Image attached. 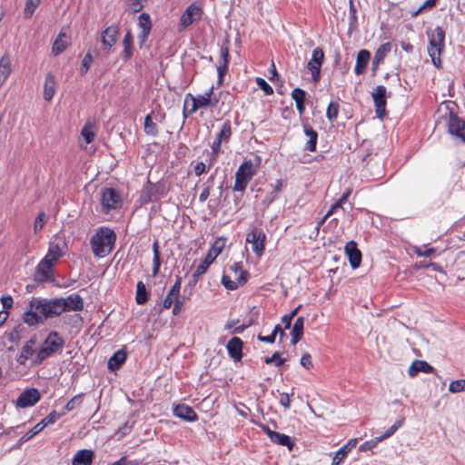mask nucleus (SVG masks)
I'll list each match as a JSON object with an SVG mask.
<instances>
[{
  "instance_id": "obj_1",
  "label": "nucleus",
  "mask_w": 465,
  "mask_h": 465,
  "mask_svg": "<svg viewBox=\"0 0 465 465\" xmlns=\"http://www.w3.org/2000/svg\"><path fill=\"white\" fill-rule=\"evenodd\" d=\"M83 309L84 300L78 293L54 299L34 297L30 301L23 319L29 326H35L48 318L59 316L63 312H80Z\"/></svg>"
},
{
  "instance_id": "obj_2",
  "label": "nucleus",
  "mask_w": 465,
  "mask_h": 465,
  "mask_svg": "<svg viewBox=\"0 0 465 465\" xmlns=\"http://www.w3.org/2000/svg\"><path fill=\"white\" fill-rule=\"evenodd\" d=\"M116 241L114 232L107 227H101L91 238L93 252L97 257H105L109 254Z\"/></svg>"
},
{
  "instance_id": "obj_3",
  "label": "nucleus",
  "mask_w": 465,
  "mask_h": 465,
  "mask_svg": "<svg viewBox=\"0 0 465 465\" xmlns=\"http://www.w3.org/2000/svg\"><path fill=\"white\" fill-rule=\"evenodd\" d=\"M429 46L428 54L436 67L440 66V54L445 47V31L442 27L437 26L431 34H428Z\"/></svg>"
},
{
  "instance_id": "obj_4",
  "label": "nucleus",
  "mask_w": 465,
  "mask_h": 465,
  "mask_svg": "<svg viewBox=\"0 0 465 465\" xmlns=\"http://www.w3.org/2000/svg\"><path fill=\"white\" fill-rule=\"evenodd\" d=\"M213 86H211L204 94H199L197 96H193L192 94H188L185 98V102L190 99L193 102V108L191 111L187 112L186 108H183V115L184 117H188V115L194 113L196 110L200 108H207V107H216L218 104V98L213 96Z\"/></svg>"
},
{
  "instance_id": "obj_5",
  "label": "nucleus",
  "mask_w": 465,
  "mask_h": 465,
  "mask_svg": "<svg viewBox=\"0 0 465 465\" xmlns=\"http://www.w3.org/2000/svg\"><path fill=\"white\" fill-rule=\"evenodd\" d=\"M256 167L251 160L244 161L238 168L235 173V183L233 190L236 192H243L249 182L256 173Z\"/></svg>"
},
{
  "instance_id": "obj_6",
  "label": "nucleus",
  "mask_w": 465,
  "mask_h": 465,
  "mask_svg": "<svg viewBox=\"0 0 465 465\" xmlns=\"http://www.w3.org/2000/svg\"><path fill=\"white\" fill-rule=\"evenodd\" d=\"M223 248V243L220 242V240H217L212 248L208 251L205 258L202 261V262L197 266L195 269L193 279V282H197L198 278L204 274L209 266L213 262V261L216 259V257L221 253L222 250Z\"/></svg>"
},
{
  "instance_id": "obj_7",
  "label": "nucleus",
  "mask_w": 465,
  "mask_h": 465,
  "mask_svg": "<svg viewBox=\"0 0 465 465\" xmlns=\"http://www.w3.org/2000/svg\"><path fill=\"white\" fill-rule=\"evenodd\" d=\"M324 61V53L321 47L313 49L312 58L307 64L308 70L312 74V79L314 83H318L321 79V67Z\"/></svg>"
},
{
  "instance_id": "obj_8",
  "label": "nucleus",
  "mask_w": 465,
  "mask_h": 465,
  "mask_svg": "<svg viewBox=\"0 0 465 465\" xmlns=\"http://www.w3.org/2000/svg\"><path fill=\"white\" fill-rule=\"evenodd\" d=\"M265 241V233L258 228L252 229L246 236V242L252 244V252L259 257L263 254Z\"/></svg>"
},
{
  "instance_id": "obj_9",
  "label": "nucleus",
  "mask_w": 465,
  "mask_h": 465,
  "mask_svg": "<svg viewBox=\"0 0 465 465\" xmlns=\"http://www.w3.org/2000/svg\"><path fill=\"white\" fill-rule=\"evenodd\" d=\"M101 203L106 212L117 209L122 204L119 193L114 188H104L101 193Z\"/></svg>"
},
{
  "instance_id": "obj_10",
  "label": "nucleus",
  "mask_w": 465,
  "mask_h": 465,
  "mask_svg": "<svg viewBox=\"0 0 465 465\" xmlns=\"http://www.w3.org/2000/svg\"><path fill=\"white\" fill-rule=\"evenodd\" d=\"M448 132L452 136L465 143V120L450 113L448 122Z\"/></svg>"
},
{
  "instance_id": "obj_11",
  "label": "nucleus",
  "mask_w": 465,
  "mask_h": 465,
  "mask_svg": "<svg viewBox=\"0 0 465 465\" xmlns=\"http://www.w3.org/2000/svg\"><path fill=\"white\" fill-rule=\"evenodd\" d=\"M164 195V186L159 183H153L149 181L143 191L141 199L143 203H147L149 202L156 201L160 197H163Z\"/></svg>"
},
{
  "instance_id": "obj_12",
  "label": "nucleus",
  "mask_w": 465,
  "mask_h": 465,
  "mask_svg": "<svg viewBox=\"0 0 465 465\" xmlns=\"http://www.w3.org/2000/svg\"><path fill=\"white\" fill-rule=\"evenodd\" d=\"M40 399L41 395L37 389H27L16 399V406L19 408H28L34 406Z\"/></svg>"
},
{
  "instance_id": "obj_13",
  "label": "nucleus",
  "mask_w": 465,
  "mask_h": 465,
  "mask_svg": "<svg viewBox=\"0 0 465 465\" xmlns=\"http://www.w3.org/2000/svg\"><path fill=\"white\" fill-rule=\"evenodd\" d=\"M372 98L377 116L383 118L386 114V87L378 85L372 93Z\"/></svg>"
},
{
  "instance_id": "obj_14",
  "label": "nucleus",
  "mask_w": 465,
  "mask_h": 465,
  "mask_svg": "<svg viewBox=\"0 0 465 465\" xmlns=\"http://www.w3.org/2000/svg\"><path fill=\"white\" fill-rule=\"evenodd\" d=\"M202 9L195 4H191L186 10L183 13L180 19V25L186 28L191 25L194 21L201 19Z\"/></svg>"
},
{
  "instance_id": "obj_15",
  "label": "nucleus",
  "mask_w": 465,
  "mask_h": 465,
  "mask_svg": "<svg viewBox=\"0 0 465 465\" xmlns=\"http://www.w3.org/2000/svg\"><path fill=\"white\" fill-rule=\"evenodd\" d=\"M118 29L115 26H109L105 28L101 35V42L103 51L109 53L111 48L117 41Z\"/></svg>"
},
{
  "instance_id": "obj_16",
  "label": "nucleus",
  "mask_w": 465,
  "mask_h": 465,
  "mask_svg": "<svg viewBox=\"0 0 465 465\" xmlns=\"http://www.w3.org/2000/svg\"><path fill=\"white\" fill-rule=\"evenodd\" d=\"M54 264L49 261L42 259L36 268L35 278L38 282H44L54 280L53 268Z\"/></svg>"
},
{
  "instance_id": "obj_17",
  "label": "nucleus",
  "mask_w": 465,
  "mask_h": 465,
  "mask_svg": "<svg viewBox=\"0 0 465 465\" xmlns=\"http://www.w3.org/2000/svg\"><path fill=\"white\" fill-rule=\"evenodd\" d=\"M173 415L189 422L196 421L198 415L194 410L184 403L177 404L173 407Z\"/></svg>"
},
{
  "instance_id": "obj_18",
  "label": "nucleus",
  "mask_w": 465,
  "mask_h": 465,
  "mask_svg": "<svg viewBox=\"0 0 465 465\" xmlns=\"http://www.w3.org/2000/svg\"><path fill=\"white\" fill-rule=\"evenodd\" d=\"M345 252L349 258V262L353 269L360 266L361 262V252L358 249L357 243L354 241H350L345 245Z\"/></svg>"
},
{
  "instance_id": "obj_19",
  "label": "nucleus",
  "mask_w": 465,
  "mask_h": 465,
  "mask_svg": "<svg viewBox=\"0 0 465 465\" xmlns=\"http://www.w3.org/2000/svg\"><path fill=\"white\" fill-rule=\"evenodd\" d=\"M64 344V339L59 335L57 331H51L44 341L49 351L54 353L61 350Z\"/></svg>"
},
{
  "instance_id": "obj_20",
  "label": "nucleus",
  "mask_w": 465,
  "mask_h": 465,
  "mask_svg": "<svg viewBox=\"0 0 465 465\" xmlns=\"http://www.w3.org/2000/svg\"><path fill=\"white\" fill-rule=\"evenodd\" d=\"M242 341L238 337H232L227 343V351L229 355L234 361H240L242 357Z\"/></svg>"
},
{
  "instance_id": "obj_21",
  "label": "nucleus",
  "mask_w": 465,
  "mask_h": 465,
  "mask_svg": "<svg viewBox=\"0 0 465 465\" xmlns=\"http://www.w3.org/2000/svg\"><path fill=\"white\" fill-rule=\"evenodd\" d=\"M371 59V53L366 49H361L359 51L356 59V64L354 67V73L357 75L363 74L367 69V65Z\"/></svg>"
},
{
  "instance_id": "obj_22",
  "label": "nucleus",
  "mask_w": 465,
  "mask_h": 465,
  "mask_svg": "<svg viewBox=\"0 0 465 465\" xmlns=\"http://www.w3.org/2000/svg\"><path fill=\"white\" fill-rule=\"evenodd\" d=\"M391 44L385 43L380 45V47L375 52L373 60H372V71L375 73L378 70L379 65L383 63L385 56L391 51Z\"/></svg>"
},
{
  "instance_id": "obj_23",
  "label": "nucleus",
  "mask_w": 465,
  "mask_h": 465,
  "mask_svg": "<svg viewBox=\"0 0 465 465\" xmlns=\"http://www.w3.org/2000/svg\"><path fill=\"white\" fill-rule=\"evenodd\" d=\"M419 372L432 373L434 368L424 361H414L408 370V373L411 377H415Z\"/></svg>"
},
{
  "instance_id": "obj_24",
  "label": "nucleus",
  "mask_w": 465,
  "mask_h": 465,
  "mask_svg": "<svg viewBox=\"0 0 465 465\" xmlns=\"http://www.w3.org/2000/svg\"><path fill=\"white\" fill-rule=\"evenodd\" d=\"M56 79L53 73L49 72L45 77L44 85V99L51 101L55 94Z\"/></svg>"
},
{
  "instance_id": "obj_25",
  "label": "nucleus",
  "mask_w": 465,
  "mask_h": 465,
  "mask_svg": "<svg viewBox=\"0 0 465 465\" xmlns=\"http://www.w3.org/2000/svg\"><path fill=\"white\" fill-rule=\"evenodd\" d=\"M94 453L91 450H78L73 458V465H92Z\"/></svg>"
},
{
  "instance_id": "obj_26",
  "label": "nucleus",
  "mask_w": 465,
  "mask_h": 465,
  "mask_svg": "<svg viewBox=\"0 0 465 465\" xmlns=\"http://www.w3.org/2000/svg\"><path fill=\"white\" fill-rule=\"evenodd\" d=\"M357 441V439H351L342 446L333 457L331 465H339L345 459L348 453L356 446Z\"/></svg>"
},
{
  "instance_id": "obj_27",
  "label": "nucleus",
  "mask_w": 465,
  "mask_h": 465,
  "mask_svg": "<svg viewBox=\"0 0 465 465\" xmlns=\"http://www.w3.org/2000/svg\"><path fill=\"white\" fill-rule=\"evenodd\" d=\"M127 353L124 349L115 351L108 361V369L110 371L118 370L122 364L125 361Z\"/></svg>"
},
{
  "instance_id": "obj_28",
  "label": "nucleus",
  "mask_w": 465,
  "mask_h": 465,
  "mask_svg": "<svg viewBox=\"0 0 465 465\" xmlns=\"http://www.w3.org/2000/svg\"><path fill=\"white\" fill-rule=\"evenodd\" d=\"M304 134L309 137L307 141L304 150L309 152L316 151V144L318 140V133L309 124L303 125Z\"/></svg>"
},
{
  "instance_id": "obj_29",
  "label": "nucleus",
  "mask_w": 465,
  "mask_h": 465,
  "mask_svg": "<svg viewBox=\"0 0 465 465\" xmlns=\"http://www.w3.org/2000/svg\"><path fill=\"white\" fill-rule=\"evenodd\" d=\"M303 328H304V318L303 317H298L292 326L291 335V343L292 345H295L299 342V341L302 339L303 335Z\"/></svg>"
},
{
  "instance_id": "obj_30",
  "label": "nucleus",
  "mask_w": 465,
  "mask_h": 465,
  "mask_svg": "<svg viewBox=\"0 0 465 465\" xmlns=\"http://www.w3.org/2000/svg\"><path fill=\"white\" fill-rule=\"evenodd\" d=\"M11 74V59L5 54L0 59V87L4 84L9 74Z\"/></svg>"
},
{
  "instance_id": "obj_31",
  "label": "nucleus",
  "mask_w": 465,
  "mask_h": 465,
  "mask_svg": "<svg viewBox=\"0 0 465 465\" xmlns=\"http://www.w3.org/2000/svg\"><path fill=\"white\" fill-rule=\"evenodd\" d=\"M35 343V339H30L22 347L20 355L17 359V361L20 364H25V361L35 353V350L33 348Z\"/></svg>"
},
{
  "instance_id": "obj_32",
  "label": "nucleus",
  "mask_w": 465,
  "mask_h": 465,
  "mask_svg": "<svg viewBox=\"0 0 465 465\" xmlns=\"http://www.w3.org/2000/svg\"><path fill=\"white\" fill-rule=\"evenodd\" d=\"M271 440L273 443L278 445L286 446L290 450L293 449L294 442L292 439L286 435L280 432L271 433Z\"/></svg>"
},
{
  "instance_id": "obj_33",
  "label": "nucleus",
  "mask_w": 465,
  "mask_h": 465,
  "mask_svg": "<svg viewBox=\"0 0 465 465\" xmlns=\"http://www.w3.org/2000/svg\"><path fill=\"white\" fill-rule=\"evenodd\" d=\"M64 37H66V35L63 32H60L55 38L52 46V53L54 55H58L66 49L68 43L63 39Z\"/></svg>"
},
{
  "instance_id": "obj_34",
  "label": "nucleus",
  "mask_w": 465,
  "mask_h": 465,
  "mask_svg": "<svg viewBox=\"0 0 465 465\" xmlns=\"http://www.w3.org/2000/svg\"><path fill=\"white\" fill-rule=\"evenodd\" d=\"M62 256V251L58 243H50L46 255L43 258L49 261L51 263L55 264L58 259Z\"/></svg>"
},
{
  "instance_id": "obj_35",
  "label": "nucleus",
  "mask_w": 465,
  "mask_h": 465,
  "mask_svg": "<svg viewBox=\"0 0 465 465\" xmlns=\"http://www.w3.org/2000/svg\"><path fill=\"white\" fill-rule=\"evenodd\" d=\"M149 294L150 293L147 291L144 283L142 281L138 282L137 285H136V297H135V301H136L137 304L143 305V304L146 303L149 299Z\"/></svg>"
},
{
  "instance_id": "obj_36",
  "label": "nucleus",
  "mask_w": 465,
  "mask_h": 465,
  "mask_svg": "<svg viewBox=\"0 0 465 465\" xmlns=\"http://www.w3.org/2000/svg\"><path fill=\"white\" fill-rule=\"evenodd\" d=\"M124 45V58L125 61L129 60L133 55L132 45H133V36L131 32H127L123 40Z\"/></svg>"
},
{
  "instance_id": "obj_37",
  "label": "nucleus",
  "mask_w": 465,
  "mask_h": 465,
  "mask_svg": "<svg viewBox=\"0 0 465 465\" xmlns=\"http://www.w3.org/2000/svg\"><path fill=\"white\" fill-rule=\"evenodd\" d=\"M231 135H232V125H231V122L229 120H227L223 124L220 132L216 135V138L222 142H228L230 140Z\"/></svg>"
},
{
  "instance_id": "obj_38",
  "label": "nucleus",
  "mask_w": 465,
  "mask_h": 465,
  "mask_svg": "<svg viewBox=\"0 0 465 465\" xmlns=\"http://www.w3.org/2000/svg\"><path fill=\"white\" fill-rule=\"evenodd\" d=\"M153 275L155 276L158 274L160 266H161V258H160V251H159L158 242H154L153 243Z\"/></svg>"
},
{
  "instance_id": "obj_39",
  "label": "nucleus",
  "mask_w": 465,
  "mask_h": 465,
  "mask_svg": "<svg viewBox=\"0 0 465 465\" xmlns=\"http://www.w3.org/2000/svg\"><path fill=\"white\" fill-rule=\"evenodd\" d=\"M144 132L152 136H156L158 134V129L153 123L151 114H147L144 119Z\"/></svg>"
},
{
  "instance_id": "obj_40",
  "label": "nucleus",
  "mask_w": 465,
  "mask_h": 465,
  "mask_svg": "<svg viewBox=\"0 0 465 465\" xmlns=\"http://www.w3.org/2000/svg\"><path fill=\"white\" fill-rule=\"evenodd\" d=\"M138 26L142 31L151 32L152 30V21L149 14L142 13L138 16Z\"/></svg>"
},
{
  "instance_id": "obj_41",
  "label": "nucleus",
  "mask_w": 465,
  "mask_h": 465,
  "mask_svg": "<svg viewBox=\"0 0 465 465\" xmlns=\"http://www.w3.org/2000/svg\"><path fill=\"white\" fill-rule=\"evenodd\" d=\"M339 104L336 102H331L327 107L326 117L330 122H333L337 119L339 114Z\"/></svg>"
},
{
  "instance_id": "obj_42",
  "label": "nucleus",
  "mask_w": 465,
  "mask_h": 465,
  "mask_svg": "<svg viewBox=\"0 0 465 465\" xmlns=\"http://www.w3.org/2000/svg\"><path fill=\"white\" fill-rule=\"evenodd\" d=\"M40 3L41 0H27L24 10V16L25 18H30L34 15Z\"/></svg>"
},
{
  "instance_id": "obj_43",
  "label": "nucleus",
  "mask_w": 465,
  "mask_h": 465,
  "mask_svg": "<svg viewBox=\"0 0 465 465\" xmlns=\"http://www.w3.org/2000/svg\"><path fill=\"white\" fill-rule=\"evenodd\" d=\"M147 0H127L126 10L130 13L140 12Z\"/></svg>"
},
{
  "instance_id": "obj_44",
  "label": "nucleus",
  "mask_w": 465,
  "mask_h": 465,
  "mask_svg": "<svg viewBox=\"0 0 465 465\" xmlns=\"http://www.w3.org/2000/svg\"><path fill=\"white\" fill-rule=\"evenodd\" d=\"M81 134L85 140L86 143H91L95 136L94 132L92 130V124L87 123L82 129Z\"/></svg>"
},
{
  "instance_id": "obj_45",
  "label": "nucleus",
  "mask_w": 465,
  "mask_h": 465,
  "mask_svg": "<svg viewBox=\"0 0 465 465\" xmlns=\"http://www.w3.org/2000/svg\"><path fill=\"white\" fill-rule=\"evenodd\" d=\"M93 61H94V58H93L92 54H90V52H88L84 55V57L82 60V63H81V67H80L81 74L84 75L88 72V70L90 69V67L93 64Z\"/></svg>"
},
{
  "instance_id": "obj_46",
  "label": "nucleus",
  "mask_w": 465,
  "mask_h": 465,
  "mask_svg": "<svg viewBox=\"0 0 465 465\" xmlns=\"http://www.w3.org/2000/svg\"><path fill=\"white\" fill-rule=\"evenodd\" d=\"M449 391L452 393H458L465 391V380H456L450 383Z\"/></svg>"
},
{
  "instance_id": "obj_47",
  "label": "nucleus",
  "mask_w": 465,
  "mask_h": 465,
  "mask_svg": "<svg viewBox=\"0 0 465 465\" xmlns=\"http://www.w3.org/2000/svg\"><path fill=\"white\" fill-rule=\"evenodd\" d=\"M185 296H174V301H173V315H178L182 310H183V304L185 303Z\"/></svg>"
},
{
  "instance_id": "obj_48",
  "label": "nucleus",
  "mask_w": 465,
  "mask_h": 465,
  "mask_svg": "<svg viewBox=\"0 0 465 465\" xmlns=\"http://www.w3.org/2000/svg\"><path fill=\"white\" fill-rule=\"evenodd\" d=\"M437 0H426L417 10L411 12V16L416 17L425 9H431L436 5Z\"/></svg>"
},
{
  "instance_id": "obj_49",
  "label": "nucleus",
  "mask_w": 465,
  "mask_h": 465,
  "mask_svg": "<svg viewBox=\"0 0 465 465\" xmlns=\"http://www.w3.org/2000/svg\"><path fill=\"white\" fill-rule=\"evenodd\" d=\"M264 361L266 364L274 363L275 366L280 367L285 362V359H282L280 353L275 351L271 357H266Z\"/></svg>"
},
{
  "instance_id": "obj_50",
  "label": "nucleus",
  "mask_w": 465,
  "mask_h": 465,
  "mask_svg": "<svg viewBox=\"0 0 465 465\" xmlns=\"http://www.w3.org/2000/svg\"><path fill=\"white\" fill-rule=\"evenodd\" d=\"M306 92L299 87L294 88L292 92V98L295 101V104L305 103Z\"/></svg>"
},
{
  "instance_id": "obj_51",
  "label": "nucleus",
  "mask_w": 465,
  "mask_h": 465,
  "mask_svg": "<svg viewBox=\"0 0 465 465\" xmlns=\"http://www.w3.org/2000/svg\"><path fill=\"white\" fill-rule=\"evenodd\" d=\"M256 84L266 95H271L273 94L272 87L263 78L257 77Z\"/></svg>"
},
{
  "instance_id": "obj_52",
  "label": "nucleus",
  "mask_w": 465,
  "mask_h": 465,
  "mask_svg": "<svg viewBox=\"0 0 465 465\" xmlns=\"http://www.w3.org/2000/svg\"><path fill=\"white\" fill-rule=\"evenodd\" d=\"M413 251L419 257H430L435 252L436 250L434 248H426V246H417L414 247Z\"/></svg>"
},
{
  "instance_id": "obj_53",
  "label": "nucleus",
  "mask_w": 465,
  "mask_h": 465,
  "mask_svg": "<svg viewBox=\"0 0 465 465\" xmlns=\"http://www.w3.org/2000/svg\"><path fill=\"white\" fill-rule=\"evenodd\" d=\"M381 440H379V437L373 439V440H367L365 442H363L360 447H359V450L360 451H367V450H371L373 448H375L377 446V444L379 442H381Z\"/></svg>"
},
{
  "instance_id": "obj_54",
  "label": "nucleus",
  "mask_w": 465,
  "mask_h": 465,
  "mask_svg": "<svg viewBox=\"0 0 465 465\" xmlns=\"http://www.w3.org/2000/svg\"><path fill=\"white\" fill-rule=\"evenodd\" d=\"M40 432L39 430V428L35 425L29 431H27L26 433H25L20 439H19V443L20 444H23L25 442H26L27 440H29L30 439H32L34 436H35L36 434H38Z\"/></svg>"
},
{
  "instance_id": "obj_55",
  "label": "nucleus",
  "mask_w": 465,
  "mask_h": 465,
  "mask_svg": "<svg viewBox=\"0 0 465 465\" xmlns=\"http://www.w3.org/2000/svg\"><path fill=\"white\" fill-rule=\"evenodd\" d=\"M82 402V395L78 394L73 397L65 405V410L67 411H73L77 405Z\"/></svg>"
},
{
  "instance_id": "obj_56",
  "label": "nucleus",
  "mask_w": 465,
  "mask_h": 465,
  "mask_svg": "<svg viewBox=\"0 0 465 465\" xmlns=\"http://www.w3.org/2000/svg\"><path fill=\"white\" fill-rule=\"evenodd\" d=\"M45 223V213L44 212H41L38 213V215L35 221V224H34L35 232H36L40 231L44 227Z\"/></svg>"
},
{
  "instance_id": "obj_57",
  "label": "nucleus",
  "mask_w": 465,
  "mask_h": 465,
  "mask_svg": "<svg viewBox=\"0 0 465 465\" xmlns=\"http://www.w3.org/2000/svg\"><path fill=\"white\" fill-rule=\"evenodd\" d=\"M223 285L228 290H236L238 288V283L235 281H232L230 276L223 275L222 278Z\"/></svg>"
},
{
  "instance_id": "obj_58",
  "label": "nucleus",
  "mask_w": 465,
  "mask_h": 465,
  "mask_svg": "<svg viewBox=\"0 0 465 465\" xmlns=\"http://www.w3.org/2000/svg\"><path fill=\"white\" fill-rule=\"evenodd\" d=\"M51 354H53L51 351H48V349L43 345V347L38 351L36 355V361L38 363H41L43 361H45L46 358H48Z\"/></svg>"
},
{
  "instance_id": "obj_59",
  "label": "nucleus",
  "mask_w": 465,
  "mask_h": 465,
  "mask_svg": "<svg viewBox=\"0 0 465 465\" xmlns=\"http://www.w3.org/2000/svg\"><path fill=\"white\" fill-rule=\"evenodd\" d=\"M301 365L307 370H310L312 367V357L310 353H304L301 358Z\"/></svg>"
},
{
  "instance_id": "obj_60",
  "label": "nucleus",
  "mask_w": 465,
  "mask_h": 465,
  "mask_svg": "<svg viewBox=\"0 0 465 465\" xmlns=\"http://www.w3.org/2000/svg\"><path fill=\"white\" fill-rule=\"evenodd\" d=\"M181 284H182V279L180 277H177L174 284L173 285V287L171 288V290L169 291L168 293H170V295H173V296H181L180 295Z\"/></svg>"
},
{
  "instance_id": "obj_61",
  "label": "nucleus",
  "mask_w": 465,
  "mask_h": 465,
  "mask_svg": "<svg viewBox=\"0 0 465 465\" xmlns=\"http://www.w3.org/2000/svg\"><path fill=\"white\" fill-rule=\"evenodd\" d=\"M211 184H203V189L199 195V201L204 203L210 196Z\"/></svg>"
},
{
  "instance_id": "obj_62",
  "label": "nucleus",
  "mask_w": 465,
  "mask_h": 465,
  "mask_svg": "<svg viewBox=\"0 0 465 465\" xmlns=\"http://www.w3.org/2000/svg\"><path fill=\"white\" fill-rule=\"evenodd\" d=\"M64 414V413H58L55 411H53L45 417L46 422H49V424H53Z\"/></svg>"
},
{
  "instance_id": "obj_63",
  "label": "nucleus",
  "mask_w": 465,
  "mask_h": 465,
  "mask_svg": "<svg viewBox=\"0 0 465 465\" xmlns=\"http://www.w3.org/2000/svg\"><path fill=\"white\" fill-rule=\"evenodd\" d=\"M1 302L4 308V311H7L13 305V298L10 295L2 296Z\"/></svg>"
},
{
  "instance_id": "obj_64",
  "label": "nucleus",
  "mask_w": 465,
  "mask_h": 465,
  "mask_svg": "<svg viewBox=\"0 0 465 465\" xmlns=\"http://www.w3.org/2000/svg\"><path fill=\"white\" fill-rule=\"evenodd\" d=\"M280 404L286 410L290 408L291 400L288 393L283 392L281 394Z\"/></svg>"
}]
</instances>
